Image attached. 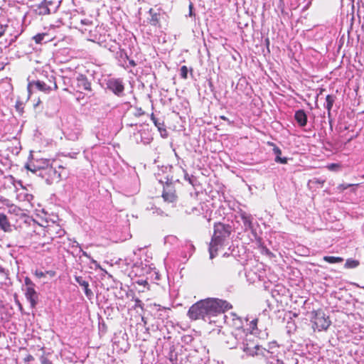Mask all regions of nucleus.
I'll list each match as a JSON object with an SVG mask.
<instances>
[{"label":"nucleus","mask_w":364,"mask_h":364,"mask_svg":"<svg viewBox=\"0 0 364 364\" xmlns=\"http://www.w3.org/2000/svg\"><path fill=\"white\" fill-rule=\"evenodd\" d=\"M232 305L224 300L207 299L200 300L193 304L188 309V316L196 321L205 320L206 317L215 316L232 309Z\"/></svg>","instance_id":"nucleus-1"},{"label":"nucleus","mask_w":364,"mask_h":364,"mask_svg":"<svg viewBox=\"0 0 364 364\" xmlns=\"http://www.w3.org/2000/svg\"><path fill=\"white\" fill-rule=\"evenodd\" d=\"M213 228V235L208 248L210 259L217 255L218 246L223 245L225 240L230 237L232 232V227L223 223H215Z\"/></svg>","instance_id":"nucleus-2"},{"label":"nucleus","mask_w":364,"mask_h":364,"mask_svg":"<svg viewBox=\"0 0 364 364\" xmlns=\"http://www.w3.org/2000/svg\"><path fill=\"white\" fill-rule=\"evenodd\" d=\"M44 240L37 242L38 246L43 247L46 244H50L55 238L62 237L64 235V230L61 227L55 223L44 227L41 229V232Z\"/></svg>","instance_id":"nucleus-3"},{"label":"nucleus","mask_w":364,"mask_h":364,"mask_svg":"<svg viewBox=\"0 0 364 364\" xmlns=\"http://www.w3.org/2000/svg\"><path fill=\"white\" fill-rule=\"evenodd\" d=\"M311 322L314 330L318 331L327 330L331 323L329 316L321 309L311 311Z\"/></svg>","instance_id":"nucleus-4"},{"label":"nucleus","mask_w":364,"mask_h":364,"mask_svg":"<svg viewBox=\"0 0 364 364\" xmlns=\"http://www.w3.org/2000/svg\"><path fill=\"white\" fill-rule=\"evenodd\" d=\"M33 87H35L37 90L46 94L58 89L55 77L54 76H51L48 78V82L40 80L30 81L27 87L29 95L32 93L31 89Z\"/></svg>","instance_id":"nucleus-5"},{"label":"nucleus","mask_w":364,"mask_h":364,"mask_svg":"<svg viewBox=\"0 0 364 364\" xmlns=\"http://www.w3.org/2000/svg\"><path fill=\"white\" fill-rule=\"evenodd\" d=\"M232 327L234 328V330L232 332H234L233 334L230 336L228 337V341H227L228 346L230 348H232L236 346V344L237 343V336H239V338H242L246 335L247 331L242 327V320L241 318L235 316L232 318Z\"/></svg>","instance_id":"nucleus-6"},{"label":"nucleus","mask_w":364,"mask_h":364,"mask_svg":"<svg viewBox=\"0 0 364 364\" xmlns=\"http://www.w3.org/2000/svg\"><path fill=\"white\" fill-rule=\"evenodd\" d=\"M242 350L247 356L264 355V348L254 339L246 338L242 343Z\"/></svg>","instance_id":"nucleus-7"},{"label":"nucleus","mask_w":364,"mask_h":364,"mask_svg":"<svg viewBox=\"0 0 364 364\" xmlns=\"http://www.w3.org/2000/svg\"><path fill=\"white\" fill-rule=\"evenodd\" d=\"M162 198L167 203H174L177 200L176 190L172 183H166L164 186Z\"/></svg>","instance_id":"nucleus-8"},{"label":"nucleus","mask_w":364,"mask_h":364,"mask_svg":"<svg viewBox=\"0 0 364 364\" xmlns=\"http://www.w3.org/2000/svg\"><path fill=\"white\" fill-rule=\"evenodd\" d=\"M75 87L77 91L83 92L84 91L92 92V85L88 78L82 74H80L76 77Z\"/></svg>","instance_id":"nucleus-9"},{"label":"nucleus","mask_w":364,"mask_h":364,"mask_svg":"<svg viewBox=\"0 0 364 364\" xmlns=\"http://www.w3.org/2000/svg\"><path fill=\"white\" fill-rule=\"evenodd\" d=\"M107 87L117 95H120L124 90V86L120 79H109L107 82Z\"/></svg>","instance_id":"nucleus-10"},{"label":"nucleus","mask_w":364,"mask_h":364,"mask_svg":"<svg viewBox=\"0 0 364 364\" xmlns=\"http://www.w3.org/2000/svg\"><path fill=\"white\" fill-rule=\"evenodd\" d=\"M25 296L26 299L29 301L31 304V306L32 308H35L37 303L38 296L33 287H26Z\"/></svg>","instance_id":"nucleus-11"},{"label":"nucleus","mask_w":364,"mask_h":364,"mask_svg":"<svg viewBox=\"0 0 364 364\" xmlns=\"http://www.w3.org/2000/svg\"><path fill=\"white\" fill-rule=\"evenodd\" d=\"M75 279L79 285L83 287L86 296L90 299L93 296V292L89 288V283L80 276L75 277Z\"/></svg>","instance_id":"nucleus-12"},{"label":"nucleus","mask_w":364,"mask_h":364,"mask_svg":"<svg viewBox=\"0 0 364 364\" xmlns=\"http://www.w3.org/2000/svg\"><path fill=\"white\" fill-rule=\"evenodd\" d=\"M294 119L300 127H304L307 124V115L303 109H299L295 112Z\"/></svg>","instance_id":"nucleus-13"},{"label":"nucleus","mask_w":364,"mask_h":364,"mask_svg":"<svg viewBox=\"0 0 364 364\" xmlns=\"http://www.w3.org/2000/svg\"><path fill=\"white\" fill-rule=\"evenodd\" d=\"M0 228L5 232L11 231V225L7 216L4 213H0Z\"/></svg>","instance_id":"nucleus-14"},{"label":"nucleus","mask_w":364,"mask_h":364,"mask_svg":"<svg viewBox=\"0 0 364 364\" xmlns=\"http://www.w3.org/2000/svg\"><path fill=\"white\" fill-rule=\"evenodd\" d=\"M149 13L151 16L149 23L151 26L160 27L159 14L155 12L153 9H150Z\"/></svg>","instance_id":"nucleus-15"},{"label":"nucleus","mask_w":364,"mask_h":364,"mask_svg":"<svg viewBox=\"0 0 364 364\" xmlns=\"http://www.w3.org/2000/svg\"><path fill=\"white\" fill-rule=\"evenodd\" d=\"M336 96L333 95H328L326 97V105H325V107L326 108L327 111H328V116L330 117L331 116V109L333 107V105L334 104V102L336 100Z\"/></svg>","instance_id":"nucleus-16"},{"label":"nucleus","mask_w":364,"mask_h":364,"mask_svg":"<svg viewBox=\"0 0 364 364\" xmlns=\"http://www.w3.org/2000/svg\"><path fill=\"white\" fill-rule=\"evenodd\" d=\"M51 1H47L46 0H44L41 4L39 5L38 9L40 10L39 14L41 15H48L50 14V9L48 8V4H51Z\"/></svg>","instance_id":"nucleus-17"},{"label":"nucleus","mask_w":364,"mask_h":364,"mask_svg":"<svg viewBox=\"0 0 364 364\" xmlns=\"http://www.w3.org/2000/svg\"><path fill=\"white\" fill-rule=\"evenodd\" d=\"M273 151H274V153L276 154V158H275L276 162L280 163L282 164H286L287 163V159L286 157L282 158L280 156V155L282 154V151L279 147L275 146L273 149Z\"/></svg>","instance_id":"nucleus-18"},{"label":"nucleus","mask_w":364,"mask_h":364,"mask_svg":"<svg viewBox=\"0 0 364 364\" xmlns=\"http://www.w3.org/2000/svg\"><path fill=\"white\" fill-rule=\"evenodd\" d=\"M8 213L18 216L23 215V210L14 204H11L8 205Z\"/></svg>","instance_id":"nucleus-19"},{"label":"nucleus","mask_w":364,"mask_h":364,"mask_svg":"<svg viewBox=\"0 0 364 364\" xmlns=\"http://www.w3.org/2000/svg\"><path fill=\"white\" fill-rule=\"evenodd\" d=\"M38 350L43 352V354L40 357V361L41 364H53V363L45 355V347L43 346H38Z\"/></svg>","instance_id":"nucleus-20"},{"label":"nucleus","mask_w":364,"mask_h":364,"mask_svg":"<svg viewBox=\"0 0 364 364\" xmlns=\"http://www.w3.org/2000/svg\"><path fill=\"white\" fill-rule=\"evenodd\" d=\"M241 219L243 222L245 227L248 228L250 229L252 228V219L250 216L243 213L241 215Z\"/></svg>","instance_id":"nucleus-21"},{"label":"nucleus","mask_w":364,"mask_h":364,"mask_svg":"<svg viewBox=\"0 0 364 364\" xmlns=\"http://www.w3.org/2000/svg\"><path fill=\"white\" fill-rule=\"evenodd\" d=\"M323 260L328 263L333 264L342 262L343 261V259L340 257L324 256Z\"/></svg>","instance_id":"nucleus-22"},{"label":"nucleus","mask_w":364,"mask_h":364,"mask_svg":"<svg viewBox=\"0 0 364 364\" xmlns=\"http://www.w3.org/2000/svg\"><path fill=\"white\" fill-rule=\"evenodd\" d=\"M151 119L154 122V125L158 128L159 131H166V129L164 128V122H159L158 119L154 116V113L151 114Z\"/></svg>","instance_id":"nucleus-23"},{"label":"nucleus","mask_w":364,"mask_h":364,"mask_svg":"<svg viewBox=\"0 0 364 364\" xmlns=\"http://www.w3.org/2000/svg\"><path fill=\"white\" fill-rule=\"evenodd\" d=\"M359 261L353 259H348L345 264L346 268H355L359 265Z\"/></svg>","instance_id":"nucleus-24"},{"label":"nucleus","mask_w":364,"mask_h":364,"mask_svg":"<svg viewBox=\"0 0 364 364\" xmlns=\"http://www.w3.org/2000/svg\"><path fill=\"white\" fill-rule=\"evenodd\" d=\"M46 35L47 34L46 33H38L33 36V39L34 40L36 43L40 44L42 43V41H43V39Z\"/></svg>","instance_id":"nucleus-25"},{"label":"nucleus","mask_w":364,"mask_h":364,"mask_svg":"<svg viewBox=\"0 0 364 364\" xmlns=\"http://www.w3.org/2000/svg\"><path fill=\"white\" fill-rule=\"evenodd\" d=\"M188 68L186 65H183L180 69L181 77L186 80L188 78Z\"/></svg>","instance_id":"nucleus-26"},{"label":"nucleus","mask_w":364,"mask_h":364,"mask_svg":"<svg viewBox=\"0 0 364 364\" xmlns=\"http://www.w3.org/2000/svg\"><path fill=\"white\" fill-rule=\"evenodd\" d=\"M82 254V255L84 257L90 259V262L92 264H95L97 268L101 269V267H100V264L95 259L92 258L91 256L90 255H88L86 252L83 251Z\"/></svg>","instance_id":"nucleus-27"},{"label":"nucleus","mask_w":364,"mask_h":364,"mask_svg":"<svg viewBox=\"0 0 364 364\" xmlns=\"http://www.w3.org/2000/svg\"><path fill=\"white\" fill-rule=\"evenodd\" d=\"M258 318H255L250 321V332H255L257 330Z\"/></svg>","instance_id":"nucleus-28"},{"label":"nucleus","mask_w":364,"mask_h":364,"mask_svg":"<svg viewBox=\"0 0 364 364\" xmlns=\"http://www.w3.org/2000/svg\"><path fill=\"white\" fill-rule=\"evenodd\" d=\"M340 166L338 164H331L327 166L328 169L330 171H335Z\"/></svg>","instance_id":"nucleus-29"},{"label":"nucleus","mask_w":364,"mask_h":364,"mask_svg":"<svg viewBox=\"0 0 364 364\" xmlns=\"http://www.w3.org/2000/svg\"><path fill=\"white\" fill-rule=\"evenodd\" d=\"M34 357L31 355V354H28L24 358H23V362L25 363H29V362H31V361H33L34 360Z\"/></svg>","instance_id":"nucleus-30"},{"label":"nucleus","mask_w":364,"mask_h":364,"mask_svg":"<svg viewBox=\"0 0 364 364\" xmlns=\"http://www.w3.org/2000/svg\"><path fill=\"white\" fill-rule=\"evenodd\" d=\"M25 284L27 286V287H33L34 288V286H35V284L33 283V282L28 277L25 278Z\"/></svg>","instance_id":"nucleus-31"},{"label":"nucleus","mask_w":364,"mask_h":364,"mask_svg":"<svg viewBox=\"0 0 364 364\" xmlns=\"http://www.w3.org/2000/svg\"><path fill=\"white\" fill-rule=\"evenodd\" d=\"M136 283L139 284V285H141V286H144V287H148V289H149V283L147 282V280L146 279H139L136 282Z\"/></svg>","instance_id":"nucleus-32"},{"label":"nucleus","mask_w":364,"mask_h":364,"mask_svg":"<svg viewBox=\"0 0 364 364\" xmlns=\"http://www.w3.org/2000/svg\"><path fill=\"white\" fill-rule=\"evenodd\" d=\"M34 274L38 278H42L46 277V273L39 270H36Z\"/></svg>","instance_id":"nucleus-33"},{"label":"nucleus","mask_w":364,"mask_h":364,"mask_svg":"<svg viewBox=\"0 0 364 364\" xmlns=\"http://www.w3.org/2000/svg\"><path fill=\"white\" fill-rule=\"evenodd\" d=\"M144 114H145L144 111L141 107H139V108H136V112L134 114V115L136 117H139L144 115Z\"/></svg>","instance_id":"nucleus-34"},{"label":"nucleus","mask_w":364,"mask_h":364,"mask_svg":"<svg viewBox=\"0 0 364 364\" xmlns=\"http://www.w3.org/2000/svg\"><path fill=\"white\" fill-rule=\"evenodd\" d=\"M353 185L352 184H341L338 186V188L341 191H343L346 189H347L348 188L352 186Z\"/></svg>","instance_id":"nucleus-35"},{"label":"nucleus","mask_w":364,"mask_h":364,"mask_svg":"<svg viewBox=\"0 0 364 364\" xmlns=\"http://www.w3.org/2000/svg\"><path fill=\"white\" fill-rule=\"evenodd\" d=\"M267 364H285L283 360L280 359H274V360L269 361Z\"/></svg>","instance_id":"nucleus-36"},{"label":"nucleus","mask_w":364,"mask_h":364,"mask_svg":"<svg viewBox=\"0 0 364 364\" xmlns=\"http://www.w3.org/2000/svg\"><path fill=\"white\" fill-rule=\"evenodd\" d=\"M135 307H139L141 309H143V304L141 301L138 298L135 299Z\"/></svg>","instance_id":"nucleus-37"},{"label":"nucleus","mask_w":364,"mask_h":364,"mask_svg":"<svg viewBox=\"0 0 364 364\" xmlns=\"http://www.w3.org/2000/svg\"><path fill=\"white\" fill-rule=\"evenodd\" d=\"M45 273H46V275H48L50 277H53L56 274V272L54 270H48V271H46Z\"/></svg>","instance_id":"nucleus-38"},{"label":"nucleus","mask_w":364,"mask_h":364,"mask_svg":"<svg viewBox=\"0 0 364 364\" xmlns=\"http://www.w3.org/2000/svg\"><path fill=\"white\" fill-rule=\"evenodd\" d=\"M81 23L85 25L92 24V21H89L88 19H82V20H81Z\"/></svg>","instance_id":"nucleus-39"},{"label":"nucleus","mask_w":364,"mask_h":364,"mask_svg":"<svg viewBox=\"0 0 364 364\" xmlns=\"http://www.w3.org/2000/svg\"><path fill=\"white\" fill-rule=\"evenodd\" d=\"M315 183L321 184V186H323L324 184V183H325V180L316 179L315 180Z\"/></svg>","instance_id":"nucleus-40"},{"label":"nucleus","mask_w":364,"mask_h":364,"mask_svg":"<svg viewBox=\"0 0 364 364\" xmlns=\"http://www.w3.org/2000/svg\"><path fill=\"white\" fill-rule=\"evenodd\" d=\"M26 168L28 170L31 171V172L33 173H36V168H31L30 166H26Z\"/></svg>","instance_id":"nucleus-41"},{"label":"nucleus","mask_w":364,"mask_h":364,"mask_svg":"<svg viewBox=\"0 0 364 364\" xmlns=\"http://www.w3.org/2000/svg\"><path fill=\"white\" fill-rule=\"evenodd\" d=\"M16 304H18V307H19L20 310H22V305H21V304L19 302V301L16 300Z\"/></svg>","instance_id":"nucleus-42"},{"label":"nucleus","mask_w":364,"mask_h":364,"mask_svg":"<svg viewBox=\"0 0 364 364\" xmlns=\"http://www.w3.org/2000/svg\"><path fill=\"white\" fill-rule=\"evenodd\" d=\"M220 118L224 121H228V119L225 116H220Z\"/></svg>","instance_id":"nucleus-43"},{"label":"nucleus","mask_w":364,"mask_h":364,"mask_svg":"<svg viewBox=\"0 0 364 364\" xmlns=\"http://www.w3.org/2000/svg\"><path fill=\"white\" fill-rule=\"evenodd\" d=\"M0 273H5V269L1 266H0Z\"/></svg>","instance_id":"nucleus-44"},{"label":"nucleus","mask_w":364,"mask_h":364,"mask_svg":"<svg viewBox=\"0 0 364 364\" xmlns=\"http://www.w3.org/2000/svg\"><path fill=\"white\" fill-rule=\"evenodd\" d=\"M41 102V100L38 99V102H36V104L34 105V107H36L38 106L40 103Z\"/></svg>","instance_id":"nucleus-45"},{"label":"nucleus","mask_w":364,"mask_h":364,"mask_svg":"<svg viewBox=\"0 0 364 364\" xmlns=\"http://www.w3.org/2000/svg\"><path fill=\"white\" fill-rule=\"evenodd\" d=\"M130 64L132 65L133 66L135 65V63H134V60L130 61Z\"/></svg>","instance_id":"nucleus-46"},{"label":"nucleus","mask_w":364,"mask_h":364,"mask_svg":"<svg viewBox=\"0 0 364 364\" xmlns=\"http://www.w3.org/2000/svg\"><path fill=\"white\" fill-rule=\"evenodd\" d=\"M188 181H189L190 183L193 184L190 178H188Z\"/></svg>","instance_id":"nucleus-47"}]
</instances>
